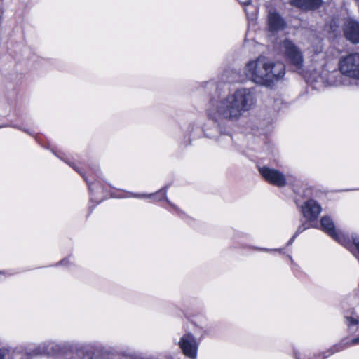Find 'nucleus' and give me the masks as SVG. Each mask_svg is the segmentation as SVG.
<instances>
[{
  "instance_id": "obj_5",
  "label": "nucleus",
  "mask_w": 359,
  "mask_h": 359,
  "mask_svg": "<svg viewBox=\"0 0 359 359\" xmlns=\"http://www.w3.org/2000/svg\"><path fill=\"white\" fill-rule=\"evenodd\" d=\"M282 48L287 60L297 69L303 67L304 57L299 48L290 40L283 41Z\"/></svg>"
},
{
  "instance_id": "obj_18",
  "label": "nucleus",
  "mask_w": 359,
  "mask_h": 359,
  "mask_svg": "<svg viewBox=\"0 0 359 359\" xmlns=\"http://www.w3.org/2000/svg\"><path fill=\"white\" fill-rule=\"evenodd\" d=\"M297 236H295V234H294V236H293L290 239V241H288V243H287V244H288V245H291V244L294 242V239H295V238H296Z\"/></svg>"
},
{
  "instance_id": "obj_4",
  "label": "nucleus",
  "mask_w": 359,
  "mask_h": 359,
  "mask_svg": "<svg viewBox=\"0 0 359 359\" xmlns=\"http://www.w3.org/2000/svg\"><path fill=\"white\" fill-rule=\"evenodd\" d=\"M338 68L342 75L359 84V53L342 55L339 60Z\"/></svg>"
},
{
  "instance_id": "obj_1",
  "label": "nucleus",
  "mask_w": 359,
  "mask_h": 359,
  "mask_svg": "<svg viewBox=\"0 0 359 359\" xmlns=\"http://www.w3.org/2000/svg\"><path fill=\"white\" fill-rule=\"evenodd\" d=\"M257 104V95L252 88H239L226 95L211 97L206 104L205 115L217 131L231 137L232 124L237 123Z\"/></svg>"
},
{
  "instance_id": "obj_22",
  "label": "nucleus",
  "mask_w": 359,
  "mask_h": 359,
  "mask_svg": "<svg viewBox=\"0 0 359 359\" xmlns=\"http://www.w3.org/2000/svg\"><path fill=\"white\" fill-rule=\"evenodd\" d=\"M75 170H76L77 172H80V171L74 165H70Z\"/></svg>"
},
{
  "instance_id": "obj_11",
  "label": "nucleus",
  "mask_w": 359,
  "mask_h": 359,
  "mask_svg": "<svg viewBox=\"0 0 359 359\" xmlns=\"http://www.w3.org/2000/svg\"><path fill=\"white\" fill-rule=\"evenodd\" d=\"M268 25L271 31H276L282 29L285 22L277 13L270 11L268 14Z\"/></svg>"
},
{
  "instance_id": "obj_19",
  "label": "nucleus",
  "mask_w": 359,
  "mask_h": 359,
  "mask_svg": "<svg viewBox=\"0 0 359 359\" xmlns=\"http://www.w3.org/2000/svg\"><path fill=\"white\" fill-rule=\"evenodd\" d=\"M86 181L87 182V183L88 184V187H89V189L90 191H93V184L86 179L85 178Z\"/></svg>"
},
{
  "instance_id": "obj_2",
  "label": "nucleus",
  "mask_w": 359,
  "mask_h": 359,
  "mask_svg": "<svg viewBox=\"0 0 359 359\" xmlns=\"http://www.w3.org/2000/svg\"><path fill=\"white\" fill-rule=\"evenodd\" d=\"M243 73L248 80L255 84L271 86L283 78L285 66L282 62L259 57L245 64Z\"/></svg>"
},
{
  "instance_id": "obj_13",
  "label": "nucleus",
  "mask_w": 359,
  "mask_h": 359,
  "mask_svg": "<svg viewBox=\"0 0 359 359\" xmlns=\"http://www.w3.org/2000/svg\"><path fill=\"white\" fill-rule=\"evenodd\" d=\"M357 344H359V337L351 339L348 342L342 341V342L339 343V344H336L333 347H332L328 351L329 353L326 355H324L323 359L326 358L327 357L334 354V353L339 352L348 346H354V345H357Z\"/></svg>"
},
{
  "instance_id": "obj_3",
  "label": "nucleus",
  "mask_w": 359,
  "mask_h": 359,
  "mask_svg": "<svg viewBox=\"0 0 359 359\" xmlns=\"http://www.w3.org/2000/svg\"><path fill=\"white\" fill-rule=\"evenodd\" d=\"M319 229L334 241L346 248L357 259H359V236L353 233L351 237L336 229L332 219L327 215L322 217Z\"/></svg>"
},
{
  "instance_id": "obj_8",
  "label": "nucleus",
  "mask_w": 359,
  "mask_h": 359,
  "mask_svg": "<svg viewBox=\"0 0 359 359\" xmlns=\"http://www.w3.org/2000/svg\"><path fill=\"white\" fill-rule=\"evenodd\" d=\"M321 211L320 205L313 199L306 201L302 206L303 217L310 223H315Z\"/></svg>"
},
{
  "instance_id": "obj_15",
  "label": "nucleus",
  "mask_w": 359,
  "mask_h": 359,
  "mask_svg": "<svg viewBox=\"0 0 359 359\" xmlns=\"http://www.w3.org/2000/svg\"><path fill=\"white\" fill-rule=\"evenodd\" d=\"M346 323L350 332H355L359 330V319L354 316H346Z\"/></svg>"
},
{
  "instance_id": "obj_25",
  "label": "nucleus",
  "mask_w": 359,
  "mask_h": 359,
  "mask_svg": "<svg viewBox=\"0 0 359 359\" xmlns=\"http://www.w3.org/2000/svg\"><path fill=\"white\" fill-rule=\"evenodd\" d=\"M3 126H0V128H1Z\"/></svg>"
},
{
  "instance_id": "obj_21",
  "label": "nucleus",
  "mask_w": 359,
  "mask_h": 359,
  "mask_svg": "<svg viewBox=\"0 0 359 359\" xmlns=\"http://www.w3.org/2000/svg\"><path fill=\"white\" fill-rule=\"evenodd\" d=\"M257 250H263V251H269L270 250L269 249H264V248H257Z\"/></svg>"
},
{
  "instance_id": "obj_26",
  "label": "nucleus",
  "mask_w": 359,
  "mask_h": 359,
  "mask_svg": "<svg viewBox=\"0 0 359 359\" xmlns=\"http://www.w3.org/2000/svg\"><path fill=\"white\" fill-rule=\"evenodd\" d=\"M359 260V259H358Z\"/></svg>"
},
{
  "instance_id": "obj_7",
  "label": "nucleus",
  "mask_w": 359,
  "mask_h": 359,
  "mask_svg": "<svg viewBox=\"0 0 359 359\" xmlns=\"http://www.w3.org/2000/svg\"><path fill=\"white\" fill-rule=\"evenodd\" d=\"M259 170L269 183L277 187H284L286 184L285 177L280 171L265 166L259 168Z\"/></svg>"
},
{
  "instance_id": "obj_17",
  "label": "nucleus",
  "mask_w": 359,
  "mask_h": 359,
  "mask_svg": "<svg viewBox=\"0 0 359 359\" xmlns=\"http://www.w3.org/2000/svg\"><path fill=\"white\" fill-rule=\"evenodd\" d=\"M69 263V258L65 259L60 262L61 264H68Z\"/></svg>"
},
{
  "instance_id": "obj_12",
  "label": "nucleus",
  "mask_w": 359,
  "mask_h": 359,
  "mask_svg": "<svg viewBox=\"0 0 359 359\" xmlns=\"http://www.w3.org/2000/svg\"><path fill=\"white\" fill-rule=\"evenodd\" d=\"M321 1V0H291V4L302 9H312L318 8Z\"/></svg>"
},
{
  "instance_id": "obj_24",
  "label": "nucleus",
  "mask_w": 359,
  "mask_h": 359,
  "mask_svg": "<svg viewBox=\"0 0 359 359\" xmlns=\"http://www.w3.org/2000/svg\"><path fill=\"white\" fill-rule=\"evenodd\" d=\"M296 358H297V359H300V358H299L297 356H296Z\"/></svg>"
},
{
  "instance_id": "obj_10",
  "label": "nucleus",
  "mask_w": 359,
  "mask_h": 359,
  "mask_svg": "<svg viewBox=\"0 0 359 359\" xmlns=\"http://www.w3.org/2000/svg\"><path fill=\"white\" fill-rule=\"evenodd\" d=\"M167 194V187H164L161 190L158 191L154 194H135V193H128V196L127 197H133L137 198H154L155 201H160L163 198H165L166 201L170 203V201L166 198Z\"/></svg>"
},
{
  "instance_id": "obj_14",
  "label": "nucleus",
  "mask_w": 359,
  "mask_h": 359,
  "mask_svg": "<svg viewBox=\"0 0 359 359\" xmlns=\"http://www.w3.org/2000/svg\"><path fill=\"white\" fill-rule=\"evenodd\" d=\"M245 7V12L249 20L253 21L257 17V9L252 5L251 0H238Z\"/></svg>"
},
{
  "instance_id": "obj_9",
  "label": "nucleus",
  "mask_w": 359,
  "mask_h": 359,
  "mask_svg": "<svg viewBox=\"0 0 359 359\" xmlns=\"http://www.w3.org/2000/svg\"><path fill=\"white\" fill-rule=\"evenodd\" d=\"M343 31L347 40L353 43H359V22L353 20H346Z\"/></svg>"
},
{
  "instance_id": "obj_20",
  "label": "nucleus",
  "mask_w": 359,
  "mask_h": 359,
  "mask_svg": "<svg viewBox=\"0 0 359 359\" xmlns=\"http://www.w3.org/2000/svg\"><path fill=\"white\" fill-rule=\"evenodd\" d=\"M0 359H4V355L3 352L0 350Z\"/></svg>"
},
{
  "instance_id": "obj_6",
  "label": "nucleus",
  "mask_w": 359,
  "mask_h": 359,
  "mask_svg": "<svg viewBox=\"0 0 359 359\" xmlns=\"http://www.w3.org/2000/svg\"><path fill=\"white\" fill-rule=\"evenodd\" d=\"M178 345L187 357L191 359L196 358L198 343L192 334L186 333L183 334L178 342Z\"/></svg>"
},
{
  "instance_id": "obj_16",
  "label": "nucleus",
  "mask_w": 359,
  "mask_h": 359,
  "mask_svg": "<svg viewBox=\"0 0 359 359\" xmlns=\"http://www.w3.org/2000/svg\"><path fill=\"white\" fill-rule=\"evenodd\" d=\"M310 227H313V228H318L317 226V225L316 224V223L314 224H313L312 223H303L297 229V230L295 232V236H298L299 233H302L303 231H304L306 229L310 228Z\"/></svg>"
},
{
  "instance_id": "obj_23",
  "label": "nucleus",
  "mask_w": 359,
  "mask_h": 359,
  "mask_svg": "<svg viewBox=\"0 0 359 359\" xmlns=\"http://www.w3.org/2000/svg\"><path fill=\"white\" fill-rule=\"evenodd\" d=\"M274 250L275 251H280V250H278V249H275Z\"/></svg>"
}]
</instances>
